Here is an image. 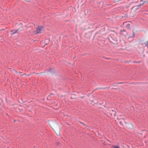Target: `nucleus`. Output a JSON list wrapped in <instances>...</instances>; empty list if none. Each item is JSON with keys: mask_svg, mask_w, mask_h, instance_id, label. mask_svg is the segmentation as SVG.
<instances>
[{"mask_svg": "<svg viewBox=\"0 0 148 148\" xmlns=\"http://www.w3.org/2000/svg\"><path fill=\"white\" fill-rule=\"evenodd\" d=\"M18 73H21V72H18Z\"/></svg>", "mask_w": 148, "mask_h": 148, "instance_id": "nucleus-13", "label": "nucleus"}, {"mask_svg": "<svg viewBox=\"0 0 148 148\" xmlns=\"http://www.w3.org/2000/svg\"><path fill=\"white\" fill-rule=\"evenodd\" d=\"M51 127L57 136H59L60 135V130L58 126H52Z\"/></svg>", "mask_w": 148, "mask_h": 148, "instance_id": "nucleus-2", "label": "nucleus"}, {"mask_svg": "<svg viewBox=\"0 0 148 148\" xmlns=\"http://www.w3.org/2000/svg\"><path fill=\"white\" fill-rule=\"evenodd\" d=\"M147 45H148V43Z\"/></svg>", "mask_w": 148, "mask_h": 148, "instance_id": "nucleus-14", "label": "nucleus"}, {"mask_svg": "<svg viewBox=\"0 0 148 148\" xmlns=\"http://www.w3.org/2000/svg\"><path fill=\"white\" fill-rule=\"evenodd\" d=\"M107 140L108 141H109V140L108 139H107Z\"/></svg>", "mask_w": 148, "mask_h": 148, "instance_id": "nucleus-12", "label": "nucleus"}, {"mask_svg": "<svg viewBox=\"0 0 148 148\" xmlns=\"http://www.w3.org/2000/svg\"><path fill=\"white\" fill-rule=\"evenodd\" d=\"M23 75H25V74H21V76H22Z\"/></svg>", "mask_w": 148, "mask_h": 148, "instance_id": "nucleus-10", "label": "nucleus"}, {"mask_svg": "<svg viewBox=\"0 0 148 148\" xmlns=\"http://www.w3.org/2000/svg\"><path fill=\"white\" fill-rule=\"evenodd\" d=\"M112 147L113 148H120L119 146H116L114 145H113L112 146Z\"/></svg>", "mask_w": 148, "mask_h": 148, "instance_id": "nucleus-6", "label": "nucleus"}, {"mask_svg": "<svg viewBox=\"0 0 148 148\" xmlns=\"http://www.w3.org/2000/svg\"><path fill=\"white\" fill-rule=\"evenodd\" d=\"M123 118V117L121 116H118V118H117V119H123V118Z\"/></svg>", "mask_w": 148, "mask_h": 148, "instance_id": "nucleus-5", "label": "nucleus"}, {"mask_svg": "<svg viewBox=\"0 0 148 148\" xmlns=\"http://www.w3.org/2000/svg\"><path fill=\"white\" fill-rule=\"evenodd\" d=\"M119 123H120V124H121V125H123V124H122V123L120 121V122H119Z\"/></svg>", "mask_w": 148, "mask_h": 148, "instance_id": "nucleus-9", "label": "nucleus"}, {"mask_svg": "<svg viewBox=\"0 0 148 148\" xmlns=\"http://www.w3.org/2000/svg\"><path fill=\"white\" fill-rule=\"evenodd\" d=\"M42 29L41 26L38 27L37 28L33 30L32 31H30V33L32 34H35L40 33Z\"/></svg>", "mask_w": 148, "mask_h": 148, "instance_id": "nucleus-1", "label": "nucleus"}, {"mask_svg": "<svg viewBox=\"0 0 148 148\" xmlns=\"http://www.w3.org/2000/svg\"><path fill=\"white\" fill-rule=\"evenodd\" d=\"M19 30V29H18L16 30H15V31L13 32V33H12V34L13 35L14 34H15L16 33H17V32H18V31Z\"/></svg>", "mask_w": 148, "mask_h": 148, "instance_id": "nucleus-4", "label": "nucleus"}, {"mask_svg": "<svg viewBox=\"0 0 148 148\" xmlns=\"http://www.w3.org/2000/svg\"><path fill=\"white\" fill-rule=\"evenodd\" d=\"M80 123L82 124L83 125H84V126H86V125L84 123H83V122H80Z\"/></svg>", "mask_w": 148, "mask_h": 148, "instance_id": "nucleus-8", "label": "nucleus"}, {"mask_svg": "<svg viewBox=\"0 0 148 148\" xmlns=\"http://www.w3.org/2000/svg\"><path fill=\"white\" fill-rule=\"evenodd\" d=\"M130 26V24H127L126 26V27L127 28H129Z\"/></svg>", "mask_w": 148, "mask_h": 148, "instance_id": "nucleus-7", "label": "nucleus"}, {"mask_svg": "<svg viewBox=\"0 0 148 148\" xmlns=\"http://www.w3.org/2000/svg\"><path fill=\"white\" fill-rule=\"evenodd\" d=\"M14 71L16 72V73H17V71H16L15 70Z\"/></svg>", "mask_w": 148, "mask_h": 148, "instance_id": "nucleus-11", "label": "nucleus"}, {"mask_svg": "<svg viewBox=\"0 0 148 148\" xmlns=\"http://www.w3.org/2000/svg\"><path fill=\"white\" fill-rule=\"evenodd\" d=\"M126 126L130 128V127H132V125L131 123H127V124Z\"/></svg>", "mask_w": 148, "mask_h": 148, "instance_id": "nucleus-3", "label": "nucleus"}]
</instances>
